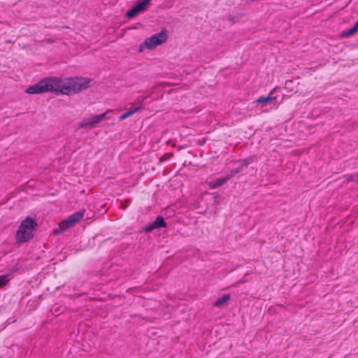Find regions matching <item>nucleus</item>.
<instances>
[{"instance_id":"nucleus-1","label":"nucleus","mask_w":358,"mask_h":358,"mask_svg":"<svg viewBox=\"0 0 358 358\" xmlns=\"http://www.w3.org/2000/svg\"><path fill=\"white\" fill-rule=\"evenodd\" d=\"M65 79L57 77H49L42 79L35 85L29 86L25 92L30 94L54 92L56 94H64Z\"/></svg>"},{"instance_id":"nucleus-2","label":"nucleus","mask_w":358,"mask_h":358,"mask_svg":"<svg viewBox=\"0 0 358 358\" xmlns=\"http://www.w3.org/2000/svg\"><path fill=\"white\" fill-rule=\"evenodd\" d=\"M92 80L87 78H69L65 79L64 94L78 93L91 86Z\"/></svg>"},{"instance_id":"nucleus-3","label":"nucleus","mask_w":358,"mask_h":358,"mask_svg":"<svg viewBox=\"0 0 358 358\" xmlns=\"http://www.w3.org/2000/svg\"><path fill=\"white\" fill-rule=\"evenodd\" d=\"M168 39V31L162 29L150 37L147 38L144 42L139 46V52H143L145 49L152 50L159 45L166 42Z\"/></svg>"},{"instance_id":"nucleus-4","label":"nucleus","mask_w":358,"mask_h":358,"mask_svg":"<svg viewBox=\"0 0 358 358\" xmlns=\"http://www.w3.org/2000/svg\"><path fill=\"white\" fill-rule=\"evenodd\" d=\"M113 110H107L105 113L99 115H94L84 118L78 123L80 129H92L99 124L104 118H109L108 115L112 113Z\"/></svg>"},{"instance_id":"nucleus-5","label":"nucleus","mask_w":358,"mask_h":358,"mask_svg":"<svg viewBox=\"0 0 358 358\" xmlns=\"http://www.w3.org/2000/svg\"><path fill=\"white\" fill-rule=\"evenodd\" d=\"M35 225H20L16 232V241L18 243L27 242L34 235Z\"/></svg>"},{"instance_id":"nucleus-6","label":"nucleus","mask_w":358,"mask_h":358,"mask_svg":"<svg viewBox=\"0 0 358 358\" xmlns=\"http://www.w3.org/2000/svg\"><path fill=\"white\" fill-rule=\"evenodd\" d=\"M247 166H248V164H244L238 166L236 169L231 171L230 176H227V177L219 178H217L215 180H212V181H206V184L209 187L210 189H215L217 187H221L228 180H229L232 177V176L243 171V169L245 167H246Z\"/></svg>"},{"instance_id":"nucleus-7","label":"nucleus","mask_w":358,"mask_h":358,"mask_svg":"<svg viewBox=\"0 0 358 358\" xmlns=\"http://www.w3.org/2000/svg\"><path fill=\"white\" fill-rule=\"evenodd\" d=\"M85 213V210L76 212L69 216L66 219L62 221L59 224H76L82 220Z\"/></svg>"},{"instance_id":"nucleus-8","label":"nucleus","mask_w":358,"mask_h":358,"mask_svg":"<svg viewBox=\"0 0 358 358\" xmlns=\"http://www.w3.org/2000/svg\"><path fill=\"white\" fill-rule=\"evenodd\" d=\"M275 89H273L271 91L269 94L267 96H260L258 99H255V102L257 103H261L262 105L266 106L268 104H275L274 102L276 101L277 98L274 96L273 92Z\"/></svg>"},{"instance_id":"nucleus-9","label":"nucleus","mask_w":358,"mask_h":358,"mask_svg":"<svg viewBox=\"0 0 358 358\" xmlns=\"http://www.w3.org/2000/svg\"><path fill=\"white\" fill-rule=\"evenodd\" d=\"M230 299L231 296L229 294H224L215 301L213 306L217 308H223L227 306Z\"/></svg>"},{"instance_id":"nucleus-10","label":"nucleus","mask_w":358,"mask_h":358,"mask_svg":"<svg viewBox=\"0 0 358 358\" xmlns=\"http://www.w3.org/2000/svg\"><path fill=\"white\" fill-rule=\"evenodd\" d=\"M151 1L152 0H139L136 3V15L146 10Z\"/></svg>"},{"instance_id":"nucleus-11","label":"nucleus","mask_w":358,"mask_h":358,"mask_svg":"<svg viewBox=\"0 0 358 358\" xmlns=\"http://www.w3.org/2000/svg\"><path fill=\"white\" fill-rule=\"evenodd\" d=\"M357 30H358V22H357L352 28L343 31L341 33V36L342 37L350 36L355 34L357 31Z\"/></svg>"},{"instance_id":"nucleus-12","label":"nucleus","mask_w":358,"mask_h":358,"mask_svg":"<svg viewBox=\"0 0 358 358\" xmlns=\"http://www.w3.org/2000/svg\"><path fill=\"white\" fill-rule=\"evenodd\" d=\"M134 113V108H131L129 111L121 115L119 117V120L120 121L124 120V119L127 118L128 117L132 115Z\"/></svg>"},{"instance_id":"nucleus-13","label":"nucleus","mask_w":358,"mask_h":358,"mask_svg":"<svg viewBox=\"0 0 358 358\" xmlns=\"http://www.w3.org/2000/svg\"><path fill=\"white\" fill-rule=\"evenodd\" d=\"M21 224H36V220L34 217L31 216H27L22 222Z\"/></svg>"},{"instance_id":"nucleus-14","label":"nucleus","mask_w":358,"mask_h":358,"mask_svg":"<svg viewBox=\"0 0 358 358\" xmlns=\"http://www.w3.org/2000/svg\"><path fill=\"white\" fill-rule=\"evenodd\" d=\"M8 280H9V279L8 278L7 275H1L0 276V288L5 286L8 283Z\"/></svg>"},{"instance_id":"nucleus-15","label":"nucleus","mask_w":358,"mask_h":358,"mask_svg":"<svg viewBox=\"0 0 358 358\" xmlns=\"http://www.w3.org/2000/svg\"><path fill=\"white\" fill-rule=\"evenodd\" d=\"M127 17L128 18H132L134 17V6H132L127 13Z\"/></svg>"},{"instance_id":"nucleus-16","label":"nucleus","mask_w":358,"mask_h":358,"mask_svg":"<svg viewBox=\"0 0 358 358\" xmlns=\"http://www.w3.org/2000/svg\"><path fill=\"white\" fill-rule=\"evenodd\" d=\"M158 225H150L147 227H145L143 229V231H145V232H150L152 231L154 229H155Z\"/></svg>"},{"instance_id":"nucleus-17","label":"nucleus","mask_w":358,"mask_h":358,"mask_svg":"<svg viewBox=\"0 0 358 358\" xmlns=\"http://www.w3.org/2000/svg\"><path fill=\"white\" fill-rule=\"evenodd\" d=\"M152 224H165L164 222V219L162 217L159 216L157 217L156 220Z\"/></svg>"},{"instance_id":"nucleus-18","label":"nucleus","mask_w":358,"mask_h":358,"mask_svg":"<svg viewBox=\"0 0 358 358\" xmlns=\"http://www.w3.org/2000/svg\"><path fill=\"white\" fill-rule=\"evenodd\" d=\"M348 180L358 182V175L350 176Z\"/></svg>"},{"instance_id":"nucleus-19","label":"nucleus","mask_w":358,"mask_h":358,"mask_svg":"<svg viewBox=\"0 0 358 358\" xmlns=\"http://www.w3.org/2000/svg\"><path fill=\"white\" fill-rule=\"evenodd\" d=\"M138 109H139V108L136 106V108H135L136 111L138 110Z\"/></svg>"},{"instance_id":"nucleus-20","label":"nucleus","mask_w":358,"mask_h":358,"mask_svg":"<svg viewBox=\"0 0 358 358\" xmlns=\"http://www.w3.org/2000/svg\"><path fill=\"white\" fill-rule=\"evenodd\" d=\"M357 22H358V20H357Z\"/></svg>"}]
</instances>
